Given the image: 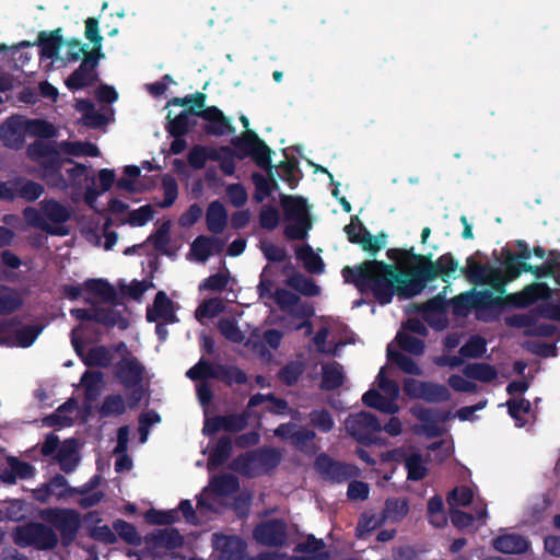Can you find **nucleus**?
I'll return each instance as SVG.
<instances>
[{
    "label": "nucleus",
    "instance_id": "obj_19",
    "mask_svg": "<svg viewBox=\"0 0 560 560\" xmlns=\"http://www.w3.org/2000/svg\"><path fill=\"white\" fill-rule=\"evenodd\" d=\"M212 542L222 560H243L246 544L241 537L213 534Z\"/></svg>",
    "mask_w": 560,
    "mask_h": 560
},
{
    "label": "nucleus",
    "instance_id": "obj_2",
    "mask_svg": "<svg viewBox=\"0 0 560 560\" xmlns=\"http://www.w3.org/2000/svg\"><path fill=\"white\" fill-rule=\"evenodd\" d=\"M26 155L40 167L42 177L48 185H51V178H58L62 185H66V180L61 175L65 164H73L72 167L66 171L72 186L80 187L83 184L94 182L95 177L91 173L90 167L84 164L74 163L70 158H62L55 142L35 140L27 147Z\"/></svg>",
    "mask_w": 560,
    "mask_h": 560
},
{
    "label": "nucleus",
    "instance_id": "obj_26",
    "mask_svg": "<svg viewBox=\"0 0 560 560\" xmlns=\"http://www.w3.org/2000/svg\"><path fill=\"white\" fill-rule=\"evenodd\" d=\"M77 447L78 443L75 439H67L62 442L56 453V460L58 462L60 469L66 474L73 471L79 464Z\"/></svg>",
    "mask_w": 560,
    "mask_h": 560
},
{
    "label": "nucleus",
    "instance_id": "obj_36",
    "mask_svg": "<svg viewBox=\"0 0 560 560\" xmlns=\"http://www.w3.org/2000/svg\"><path fill=\"white\" fill-rule=\"evenodd\" d=\"M40 210L47 220L56 224L66 223L71 218L70 209L55 199L44 200Z\"/></svg>",
    "mask_w": 560,
    "mask_h": 560
},
{
    "label": "nucleus",
    "instance_id": "obj_8",
    "mask_svg": "<svg viewBox=\"0 0 560 560\" xmlns=\"http://www.w3.org/2000/svg\"><path fill=\"white\" fill-rule=\"evenodd\" d=\"M314 468L324 480L332 483L346 482L359 474L357 466L336 460L326 453L317 455Z\"/></svg>",
    "mask_w": 560,
    "mask_h": 560
},
{
    "label": "nucleus",
    "instance_id": "obj_21",
    "mask_svg": "<svg viewBox=\"0 0 560 560\" xmlns=\"http://www.w3.org/2000/svg\"><path fill=\"white\" fill-rule=\"evenodd\" d=\"M481 255V252L477 250L466 259V266L459 268L460 273L464 275L469 282L475 284L486 283L491 272L495 269L489 262L481 264L475 259L477 256Z\"/></svg>",
    "mask_w": 560,
    "mask_h": 560
},
{
    "label": "nucleus",
    "instance_id": "obj_40",
    "mask_svg": "<svg viewBox=\"0 0 560 560\" xmlns=\"http://www.w3.org/2000/svg\"><path fill=\"white\" fill-rule=\"evenodd\" d=\"M230 468L246 478L258 477L254 454L252 451L237 455L230 464Z\"/></svg>",
    "mask_w": 560,
    "mask_h": 560
},
{
    "label": "nucleus",
    "instance_id": "obj_46",
    "mask_svg": "<svg viewBox=\"0 0 560 560\" xmlns=\"http://www.w3.org/2000/svg\"><path fill=\"white\" fill-rule=\"evenodd\" d=\"M325 547L323 539H317L314 535L310 534L305 541L300 542L294 547V552L320 556V560H327L329 558V553L325 551Z\"/></svg>",
    "mask_w": 560,
    "mask_h": 560
},
{
    "label": "nucleus",
    "instance_id": "obj_37",
    "mask_svg": "<svg viewBox=\"0 0 560 560\" xmlns=\"http://www.w3.org/2000/svg\"><path fill=\"white\" fill-rule=\"evenodd\" d=\"M409 512V502L405 498H389L382 511L384 521L400 522Z\"/></svg>",
    "mask_w": 560,
    "mask_h": 560
},
{
    "label": "nucleus",
    "instance_id": "obj_35",
    "mask_svg": "<svg viewBox=\"0 0 560 560\" xmlns=\"http://www.w3.org/2000/svg\"><path fill=\"white\" fill-rule=\"evenodd\" d=\"M296 258L301 260L304 268L314 275H320L324 272L325 264L322 257L314 253L313 248L308 244H304L295 250Z\"/></svg>",
    "mask_w": 560,
    "mask_h": 560
},
{
    "label": "nucleus",
    "instance_id": "obj_63",
    "mask_svg": "<svg viewBox=\"0 0 560 560\" xmlns=\"http://www.w3.org/2000/svg\"><path fill=\"white\" fill-rule=\"evenodd\" d=\"M170 222H164L153 234H151L148 238L155 248V250L162 254H168L167 246L171 242L170 236Z\"/></svg>",
    "mask_w": 560,
    "mask_h": 560
},
{
    "label": "nucleus",
    "instance_id": "obj_61",
    "mask_svg": "<svg viewBox=\"0 0 560 560\" xmlns=\"http://www.w3.org/2000/svg\"><path fill=\"white\" fill-rule=\"evenodd\" d=\"M396 339L399 348L410 354L420 355L424 351V341L420 338L406 332H398Z\"/></svg>",
    "mask_w": 560,
    "mask_h": 560
},
{
    "label": "nucleus",
    "instance_id": "obj_22",
    "mask_svg": "<svg viewBox=\"0 0 560 560\" xmlns=\"http://www.w3.org/2000/svg\"><path fill=\"white\" fill-rule=\"evenodd\" d=\"M62 44L63 38L60 28L50 32H39L36 45L39 47L40 59H56Z\"/></svg>",
    "mask_w": 560,
    "mask_h": 560
},
{
    "label": "nucleus",
    "instance_id": "obj_58",
    "mask_svg": "<svg viewBox=\"0 0 560 560\" xmlns=\"http://www.w3.org/2000/svg\"><path fill=\"white\" fill-rule=\"evenodd\" d=\"M113 528L117 535L127 544L138 546L141 544V537L137 528L131 523L124 520H117L113 523Z\"/></svg>",
    "mask_w": 560,
    "mask_h": 560
},
{
    "label": "nucleus",
    "instance_id": "obj_60",
    "mask_svg": "<svg viewBox=\"0 0 560 560\" xmlns=\"http://www.w3.org/2000/svg\"><path fill=\"white\" fill-rule=\"evenodd\" d=\"M162 189L164 192V199L159 202L158 206L160 208H170L178 197V185L176 179L172 175L165 174L162 177Z\"/></svg>",
    "mask_w": 560,
    "mask_h": 560
},
{
    "label": "nucleus",
    "instance_id": "obj_29",
    "mask_svg": "<svg viewBox=\"0 0 560 560\" xmlns=\"http://www.w3.org/2000/svg\"><path fill=\"white\" fill-rule=\"evenodd\" d=\"M281 206L287 221L310 219L306 200L301 196H281Z\"/></svg>",
    "mask_w": 560,
    "mask_h": 560
},
{
    "label": "nucleus",
    "instance_id": "obj_30",
    "mask_svg": "<svg viewBox=\"0 0 560 560\" xmlns=\"http://www.w3.org/2000/svg\"><path fill=\"white\" fill-rule=\"evenodd\" d=\"M23 215L28 225L40 229L42 231H44L50 235L65 236L69 233V230L67 228L52 226V225L48 224L44 220L43 212L38 211L34 207H26L23 210Z\"/></svg>",
    "mask_w": 560,
    "mask_h": 560
},
{
    "label": "nucleus",
    "instance_id": "obj_31",
    "mask_svg": "<svg viewBox=\"0 0 560 560\" xmlns=\"http://www.w3.org/2000/svg\"><path fill=\"white\" fill-rule=\"evenodd\" d=\"M83 287L89 293L100 298L103 302L116 304L117 292L106 279H88Z\"/></svg>",
    "mask_w": 560,
    "mask_h": 560
},
{
    "label": "nucleus",
    "instance_id": "obj_41",
    "mask_svg": "<svg viewBox=\"0 0 560 560\" xmlns=\"http://www.w3.org/2000/svg\"><path fill=\"white\" fill-rule=\"evenodd\" d=\"M233 445L231 438L228 435L221 436L209 456V467L217 468L222 466L231 457Z\"/></svg>",
    "mask_w": 560,
    "mask_h": 560
},
{
    "label": "nucleus",
    "instance_id": "obj_23",
    "mask_svg": "<svg viewBox=\"0 0 560 560\" xmlns=\"http://www.w3.org/2000/svg\"><path fill=\"white\" fill-rule=\"evenodd\" d=\"M43 329L44 327L39 324L25 325L16 329L12 337L2 335L1 340L4 342L1 346L28 348L35 342Z\"/></svg>",
    "mask_w": 560,
    "mask_h": 560
},
{
    "label": "nucleus",
    "instance_id": "obj_38",
    "mask_svg": "<svg viewBox=\"0 0 560 560\" xmlns=\"http://www.w3.org/2000/svg\"><path fill=\"white\" fill-rule=\"evenodd\" d=\"M16 198H22L27 202L36 201L44 194V186L37 182L16 178L13 180Z\"/></svg>",
    "mask_w": 560,
    "mask_h": 560
},
{
    "label": "nucleus",
    "instance_id": "obj_27",
    "mask_svg": "<svg viewBox=\"0 0 560 560\" xmlns=\"http://www.w3.org/2000/svg\"><path fill=\"white\" fill-rule=\"evenodd\" d=\"M228 223V212L223 203L219 200L211 201L206 212L207 229L214 234L224 231Z\"/></svg>",
    "mask_w": 560,
    "mask_h": 560
},
{
    "label": "nucleus",
    "instance_id": "obj_13",
    "mask_svg": "<svg viewBox=\"0 0 560 560\" xmlns=\"http://www.w3.org/2000/svg\"><path fill=\"white\" fill-rule=\"evenodd\" d=\"M198 117L207 121L203 131L208 136L222 137L235 132L230 119L217 106H208L198 110Z\"/></svg>",
    "mask_w": 560,
    "mask_h": 560
},
{
    "label": "nucleus",
    "instance_id": "obj_24",
    "mask_svg": "<svg viewBox=\"0 0 560 560\" xmlns=\"http://www.w3.org/2000/svg\"><path fill=\"white\" fill-rule=\"evenodd\" d=\"M147 542L153 545L156 548L174 550L183 546L184 538L178 529L174 527H167L163 529H154L147 536Z\"/></svg>",
    "mask_w": 560,
    "mask_h": 560
},
{
    "label": "nucleus",
    "instance_id": "obj_6",
    "mask_svg": "<svg viewBox=\"0 0 560 560\" xmlns=\"http://www.w3.org/2000/svg\"><path fill=\"white\" fill-rule=\"evenodd\" d=\"M13 541L22 548L34 547L37 550H52L58 545V536L50 525L28 522L14 528Z\"/></svg>",
    "mask_w": 560,
    "mask_h": 560
},
{
    "label": "nucleus",
    "instance_id": "obj_54",
    "mask_svg": "<svg viewBox=\"0 0 560 560\" xmlns=\"http://www.w3.org/2000/svg\"><path fill=\"white\" fill-rule=\"evenodd\" d=\"M405 468L407 469V479L410 481H420L428 475V468L419 453H413L406 457Z\"/></svg>",
    "mask_w": 560,
    "mask_h": 560
},
{
    "label": "nucleus",
    "instance_id": "obj_7",
    "mask_svg": "<svg viewBox=\"0 0 560 560\" xmlns=\"http://www.w3.org/2000/svg\"><path fill=\"white\" fill-rule=\"evenodd\" d=\"M102 58L104 54L97 50L85 52L80 66L65 80L66 86L70 91L93 86L100 80L97 67Z\"/></svg>",
    "mask_w": 560,
    "mask_h": 560
},
{
    "label": "nucleus",
    "instance_id": "obj_10",
    "mask_svg": "<svg viewBox=\"0 0 560 560\" xmlns=\"http://www.w3.org/2000/svg\"><path fill=\"white\" fill-rule=\"evenodd\" d=\"M343 230L350 243L359 244L363 250L371 255H376L385 245L386 234L381 232L376 236H373L358 215H352L350 223L347 224Z\"/></svg>",
    "mask_w": 560,
    "mask_h": 560
},
{
    "label": "nucleus",
    "instance_id": "obj_48",
    "mask_svg": "<svg viewBox=\"0 0 560 560\" xmlns=\"http://www.w3.org/2000/svg\"><path fill=\"white\" fill-rule=\"evenodd\" d=\"M304 370L303 362L290 361L279 370L277 377L285 386H294L301 378Z\"/></svg>",
    "mask_w": 560,
    "mask_h": 560
},
{
    "label": "nucleus",
    "instance_id": "obj_53",
    "mask_svg": "<svg viewBox=\"0 0 560 560\" xmlns=\"http://www.w3.org/2000/svg\"><path fill=\"white\" fill-rule=\"evenodd\" d=\"M210 485L213 491L219 495H229L234 493L240 488V482L237 477L231 474H224L220 476H214Z\"/></svg>",
    "mask_w": 560,
    "mask_h": 560
},
{
    "label": "nucleus",
    "instance_id": "obj_17",
    "mask_svg": "<svg viewBox=\"0 0 560 560\" xmlns=\"http://www.w3.org/2000/svg\"><path fill=\"white\" fill-rule=\"evenodd\" d=\"M144 366L136 357H124L116 364V377L125 388L140 385L143 381Z\"/></svg>",
    "mask_w": 560,
    "mask_h": 560
},
{
    "label": "nucleus",
    "instance_id": "obj_20",
    "mask_svg": "<svg viewBox=\"0 0 560 560\" xmlns=\"http://www.w3.org/2000/svg\"><path fill=\"white\" fill-rule=\"evenodd\" d=\"M167 115L165 129L170 136H186L197 126L198 110L195 107H188L176 115L174 118Z\"/></svg>",
    "mask_w": 560,
    "mask_h": 560
},
{
    "label": "nucleus",
    "instance_id": "obj_9",
    "mask_svg": "<svg viewBox=\"0 0 560 560\" xmlns=\"http://www.w3.org/2000/svg\"><path fill=\"white\" fill-rule=\"evenodd\" d=\"M346 429L360 444L370 445L373 443V434L381 432L382 425L375 415L361 411L347 418Z\"/></svg>",
    "mask_w": 560,
    "mask_h": 560
},
{
    "label": "nucleus",
    "instance_id": "obj_56",
    "mask_svg": "<svg viewBox=\"0 0 560 560\" xmlns=\"http://www.w3.org/2000/svg\"><path fill=\"white\" fill-rule=\"evenodd\" d=\"M502 253L505 256L503 261V273L506 276L508 280L513 281L517 279L522 272H528V262L517 260L513 257V253L510 249H503Z\"/></svg>",
    "mask_w": 560,
    "mask_h": 560
},
{
    "label": "nucleus",
    "instance_id": "obj_12",
    "mask_svg": "<svg viewBox=\"0 0 560 560\" xmlns=\"http://www.w3.org/2000/svg\"><path fill=\"white\" fill-rule=\"evenodd\" d=\"M253 534L257 542L268 547H281L288 537L285 523L278 518L258 524Z\"/></svg>",
    "mask_w": 560,
    "mask_h": 560
},
{
    "label": "nucleus",
    "instance_id": "obj_25",
    "mask_svg": "<svg viewBox=\"0 0 560 560\" xmlns=\"http://www.w3.org/2000/svg\"><path fill=\"white\" fill-rule=\"evenodd\" d=\"M493 548L502 553H524L529 547L528 540L520 534H504L493 539Z\"/></svg>",
    "mask_w": 560,
    "mask_h": 560
},
{
    "label": "nucleus",
    "instance_id": "obj_5",
    "mask_svg": "<svg viewBox=\"0 0 560 560\" xmlns=\"http://www.w3.org/2000/svg\"><path fill=\"white\" fill-rule=\"evenodd\" d=\"M39 517L58 530L63 546H69L77 539L82 525L80 513L73 509L46 508L39 512Z\"/></svg>",
    "mask_w": 560,
    "mask_h": 560
},
{
    "label": "nucleus",
    "instance_id": "obj_4",
    "mask_svg": "<svg viewBox=\"0 0 560 560\" xmlns=\"http://www.w3.org/2000/svg\"><path fill=\"white\" fill-rule=\"evenodd\" d=\"M231 144L236 148L237 159L244 160L246 158H250L258 167L267 172V178L270 182L272 191L279 188L272 172V150L266 144L264 140L258 137L254 130L242 132L238 137H235L231 140Z\"/></svg>",
    "mask_w": 560,
    "mask_h": 560
},
{
    "label": "nucleus",
    "instance_id": "obj_55",
    "mask_svg": "<svg viewBox=\"0 0 560 560\" xmlns=\"http://www.w3.org/2000/svg\"><path fill=\"white\" fill-rule=\"evenodd\" d=\"M217 364H212L205 359H200L186 372V376L191 381H206L209 378L217 380Z\"/></svg>",
    "mask_w": 560,
    "mask_h": 560
},
{
    "label": "nucleus",
    "instance_id": "obj_3",
    "mask_svg": "<svg viewBox=\"0 0 560 560\" xmlns=\"http://www.w3.org/2000/svg\"><path fill=\"white\" fill-rule=\"evenodd\" d=\"M476 318L490 323L499 317L506 307L526 308L539 300L551 298L552 291L546 283L526 285L521 292L510 293L505 296H494L490 290L471 291Z\"/></svg>",
    "mask_w": 560,
    "mask_h": 560
},
{
    "label": "nucleus",
    "instance_id": "obj_39",
    "mask_svg": "<svg viewBox=\"0 0 560 560\" xmlns=\"http://www.w3.org/2000/svg\"><path fill=\"white\" fill-rule=\"evenodd\" d=\"M24 124L25 132L30 136L40 138L39 140L42 141H45L44 139H51L57 135L55 126L47 120L24 118Z\"/></svg>",
    "mask_w": 560,
    "mask_h": 560
},
{
    "label": "nucleus",
    "instance_id": "obj_44",
    "mask_svg": "<svg viewBox=\"0 0 560 560\" xmlns=\"http://www.w3.org/2000/svg\"><path fill=\"white\" fill-rule=\"evenodd\" d=\"M112 360L113 357L105 346L92 347L85 357L82 358V362L88 368H107L110 365Z\"/></svg>",
    "mask_w": 560,
    "mask_h": 560
},
{
    "label": "nucleus",
    "instance_id": "obj_59",
    "mask_svg": "<svg viewBox=\"0 0 560 560\" xmlns=\"http://www.w3.org/2000/svg\"><path fill=\"white\" fill-rule=\"evenodd\" d=\"M249 413L243 411L241 413H230L222 416L223 431L230 433L242 432L248 425Z\"/></svg>",
    "mask_w": 560,
    "mask_h": 560
},
{
    "label": "nucleus",
    "instance_id": "obj_52",
    "mask_svg": "<svg viewBox=\"0 0 560 560\" xmlns=\"http://www.w3.org/2000/svg\"><path fill=\"white\" fill-rule=\"evenodd\" d=\"M387 359L395 363L402 372L410 375H421L420 366L410 357L387 347Z\"/></svg>",
    "mask_w": 560,
    "mask_h": 560
},
{
    "label": "nucleus",
    "instance_id": "obj_15",
    "mask_svg": "<svg viewBox=\"0 0 560 560\" xmlns=\"http://www.w3.org/2000/svg\"><path fill=\"white\" fill-rule=\"evenodd\" d=\"M411 413L422 422L420 432L428 439L441 436L443 434V429L439 425V422H445L450 418V412L433 411L432 409L422 406L412 407Z\"/></svg>",
    "mask_w": 560,
    "mask_h": 560
},
{
    "label": "nucleus",
    "instance_id": "obj_18",
    "mask_svg": "<svg viewBox=\"0 0 560 560\" xmlns=\"http://www.w3.org/2000/svg\"><path fill=\"white\" fill-rule=\"evenodd\" d=\"M24 117L11 116L0 127V138L7 148L20 150L25 143Z\"/></svg>",
    "mask_w": 560,
    "mask_h": 560
},
{
    "label": "nucleus",
    "instance_id": "obj_64",
    "mask_svg": "<svg viewBox=\"0 0 560 560\" xmlns=\"http://www.w3.org/2000/svg\"><path fill=\"white\" fill-rule=\"evenodd\" d=\"M452 312L455 316H466L475 310L471 291L460 293L451 300Z\"/></svg>",
    "mask_w": 560,
    "mask_h": 560
},
{
    "label": "nucleus",
    "instance_id": "obj_45",
    "mask_svg": "<svg viewBox=\"0 0 560 560\" xmlns=\"http://www.w3.org/2000/svg\"><path fill=\"white\" fill-rule=\"evenodd\" d=\"M126 402L120 394H112L104 398L98 413L101 418L117 417L126 412Z\"/></svg>",
    "mask_w": 560,
    "mask_h": 560
},
{
    "label": "nucleus",
    "instance_id": "obj_1",
    "mask_svg": "<svg viewBox=\"0 0 560 560\" xmlns=\"http://www.w3.org/2000/svg\"><path fill=\"white\" fill-rule=\"evenodd\" d=\"M342 277L361 292H371L381 305L393 301L397 292L398 267L383 260H365L358 267H343Z\"/></svg>",
    "mask_w": 560,
    "mask_h": 560
},
{
    "label": "nucleus",
    "instance_id": "obj_14",
    "mask_svg": "<svg viewBox=\"0 0 560 560\" xmlns=\"http://www.w3.org/2000/svg\"><path fill=\"white\" fill-rule=\"evenodd\" d=\"M505 324L514 328H525L526 336L533 337H552L557 332V327L549 323H537L534 314H514L505 318Z\"/></svg>",
    "mask_w": 560,
    "mask_h": 560
},
{
    "label": "nucleus",
    "instance_id": "obj_33",
    "mask_svg": "<svg viewBox=\"0 0 560 560\" xmlns=\"http://www.w3.org/2000/svg\"><path fill=\"white\" fill-rule=\"evenodd\" d=\"M463 373L467 378L483 383H490L498 377L497 369L486 362L468 363L464 368Z\"/></svg>",
    "mask_w": 560,
    "mask_h": 560
},
{
    "label": "nucleus",
    "instance_id": "obj_32",
    "mask_svg": "<svg viewBox=\"0 0 560 560\" xmlns=\"http://www.w3.org/2000/svg\"><path fill=\"white\" fill-rule=\"evenodd\" d=\"M94 322L107 328L118 327L120 330L129 327V320L119 311L109 307H95Z\"/></svg>",
    "mask_w": 560,
    "mask_h": 560
},
{
    "label": "nucleus",
    "instance_id": "obj_47",
    "mask_svg": "<svg viewBox=\"0 0 560 560\" xmlns=\"http://www.w3.org/2000/svg\"><path fill=\"white\" fill-rule=\"evenodd\" d=\"M217 380L229 386L233 384L243 385L247 382L246 373L234 365L217 364Z\"/></svg>",
    "mask_w": 560,
    "mask_h": 560
},
{
    "label": "nucleus",
    "instance_id": "obj_51",
    "mask_svg": "<svg viewBox=\"0 0 560 560\" xmlns=\"http://www.w3.org/2000/svg\"><path fill=\"white\" fill-rule=\"evenodd\" d=\"M103 380L101 371L86 370L81 376V384L84 387V397L89 401H93L100 392V384Z\"/></svg>",
    "mask_w": 560,
    "mask_h": 560
},
{
    "label": "nucleus",
    "instance_id": "obj_43",
    "mask_svg": "<svg viewBox=\"0 0 560 560\" xmlns=\"http://www.w3.org/2000/svg\"><path fill=\"white\" fill-rule=\"evenodd\" d=\"M289 287L305 296H316L320 292V288L315 281L306 276L295 272L287 280Z\"/></svg>",
    "mask_w": 560,
    "mask_h": 560
},
{
    "label": "nucleus",
    "instance_id": "obj_50",
    "mask_svg": "<svg viewBox=\"0 0 560 560\" xmlns=\"http://www.w3.org/2000/svg\"><path fill=\"white\" fill-rule=\"evenodd\" d=\"M486 351V339L479 335H474L459 348L458 353L463 358L478 359L481 358Z\"/></svg>",
    "mask_w": 560,
    "mask_h": 560
},
{
    "label": "nucleus",
    "instance_id": "obj_42",
    "mask_svg": "<svg viewBox=\"0 0 560 560\" xmlns=\"http://www.w3.org/2000/svg\"><path fill=\"white\" fill-rule=\"evenodd\" d=\"M450 398L451 393L445 385L425 381L419 399L427 402L439 404L445 402L450 400Z\"/></svg>",
    "mask_w": 560,
    "mask_h": 560
},
{
    "label": "nucleus",
    "instance_id": "obj_49",
    "mask_svg": "<svg viewBox=\"0 0 560 560\" xmlns=\"http://www.w3.org/2000/svg\"><path fill=\"white\" fill-rule=\"evenodd\" d=\"M152 307L158 312V316L165 323H175L177 317L173 308L172 300L164 291H159L154 298Z\"/></svg>",
    "mask_w": 560,
    "mask_h": 560
},
{
    "label": "nucleus",
    "instance_id": "obj_11",
    "mask_svg": "<svg viewBox=\"0 0 560 560\" xmlns=\"http://www.w3.org/2000/svg\"><path fill=\"white\" fill-rule=\"evenodd\" d=\"M417 262H421V273L431 281L441 278L447 282L451 275L459 269L458 261L452 253L441 255L435 261L431 260V254L416 256Z\"/></svg>",
    "mask_w": 560,
    "mask_h": 560
},
{
    "label": "nucleus",
    "instance_id": "obj_16",
    "mask_svg": "<svg viewBox=\"0 0 560 560\" xmlns=\"http://www.w3.org/2000/svg\"><path fill=\"white\" fill-rule=\"evenodd\" d=\"M417 267L411 271L410 277L408 278L404 271L398 268L397 276V292L399 299H411L418 294H420L425 288L428 282H431L430 279H427L421 273V262H417Z\"/></svg>",
    "mask_w": 560,
    "mask_h": 560
},
{
    "label": "nucleus",
    "instance_id": "obj_57",
    "mask_svg": "<svg viewBox=\"0 0 560 560\" xmlns=\"http://www.w3.org/2000/svg\"><path fill=\"white\" fill-rule=\"evenodd\" d=\"M144 520L151 525H172L179 520L177 510L161 511L150 509L144 514Z\"/></svg>",
    "mask_w": 560,
    "mask_h": 560
},
{
    "label": "nucleus",
    "instance_id": "obj_34",
    "mask_svg": "<svg viewBox=\"0 0 560 560\" xmlns=\"http://www.w3.org/2000/svg\"><path fill=\"white\" fill-rule=\"evenodd\" d=\"M417 311L421 314L424 322L432 325L435 316L444 315L447 312V302L443 295L438 294L427 302L419 304Z\"/></svg>",
    "mask_w": 560,
    "mask_h": 560
},
{
    "label": "nucleus",
    "instance_id": "obj_28",
    "mask_svg": "<svg viewBox=\"0 0 560 560\" xmlns=\"http://www.w3.org/2000/svg\"><path fill=\"white\" fill-rule=\"evenodd\" d=\"M345 373L342 365L332 361L322 366L320 388L324 390H335L343 385Z\"/></svg>",
    "mask_w": 560,
    "mask_h": 560
},
{
    "label": "nucleus",
    "instance_id": "obj_62",
    "mask_svg": "<svg viewBox=\"0 0 560 560\" xmlns=\"http://www.w3.org/2000/svg\"><path fill=\"white\" fill-rule=\"evenodd\" d=\"M294 223L284 228L283 234L288 240L303 241L307 237L308 231L312 228L310 219L293 220Z\"/></svg>",
    "mask_w": 560,
    "mask_h": 560
}]
</instances>
